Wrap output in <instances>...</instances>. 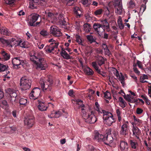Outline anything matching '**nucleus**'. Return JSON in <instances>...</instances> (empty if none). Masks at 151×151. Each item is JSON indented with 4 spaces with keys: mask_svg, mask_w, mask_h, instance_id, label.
I'll list each match as a JSON object with an SVG mask.
<instances>
[{
    "mask_svg": "<svg viewBox=\"0 0 151 151\" xmlns=\"http://www.w3.org/2000/svg\"><path fill=\"white\" fill-rule=\"evenodd\" d=\"M36 54L33 55L29 54L30 60L36 65V69L41 70H45L48 67L46 61L43 58L37 57Z\"/></svg>",
    "mask_w": 151,
    "mask_h": 151,
    "instance_id": "f257e3e1",
    "label": "nucleus"
},
{
    "mask_svg": "<svg viewBox=\"0 0 151 151\" xmlns=\"http://www.w3.org/2000/svg\"><path fill=\"white\" fill-rule=\"evenodd\" d=\"M103 113V122L109 126H110L112 123L114 122L113 116L111 113L105 111L104 110H102Z\"/></svg>",
    "mask_w": 151,
    "mask_h": 151,
    "instance_id": "f03ea898",
    "label": "nucleus"
},
{
    "mask_svg": "<svg viewBox=\"0 0 151 151\" xmlns=\"http://www.w3.org/2000/svg\"><path fill=\"white\" fill-rule=\"evenodd\" d=\"M31 80L27 77H22L20 80V89L22 91L29 89L31 88Z\"/></svg>",
    "mask_w": 151,
    "mask_h": 151,
    "instance_id": "7ed1b4c3",
    "label": "nucleus"
},
{
    "mask_svg": "<svg viewBox=\"0 0 151 151\" xmlns=\"http://www.w3.org/2000/svg\"><path fill=\"white\" fill-rule=\"evenodd\" d=\"M39 83L43 91L51 90V86L52 84V81L51 80L49 79L46 80L44 77H42L40 78Z\"/></svg>",
    "mask_w": 151,
    "mask_h": 151,
    "instance_id": "20e7f679",
    "label": "nucleus"
},
{
    "mask_svg": "<svg viewBox=\"0 0 151 151\" xmlns=\"http://www.w3.org/2000/svg\"><path fill=\"white\" fill-rule=\"evenodd\" d=\"M82 116L84 117L85 122L88 123L93 124L97 121V119L92 111L88 114L83 112Z\"/></svg>",
    "mask_w": 151,
    "mask_h": 151,
    "instance_id": "39448f33",
    "label": "nucleus"
},
{
    "mask_svg": "<svg viewBox=\"0 0 151 151\" xmlns=\"http://www.w3.org/2000/svg\"><path fill=\"white\" fill-rule=\"evenodd\" d=\"M111 130L110 129L106 131L105 136H104L103 142L106 145H109L111 143L113 142V138L111 133Z\"/></svg>",
    "mask_w": 151,
    "mask_h": 151,
    "instance_id": "423d86ee",
    "label": "nucleus"
},
{
    "mask_svg": "<svg viewBox=\"0 0 151 151\" xmlns=\"http://www.w3.org/2000/svg\"><path fill=\"white\" fill-rule=\"evenodd\" d=\"M129 127V123L128 121L123 120V124L121 127L120 131V134L123 135H126L128 134Z\"/></svg>",
    "mask_w": 151,
    "mask_h": 151,
    "instance_id": "0eeeda50",
    "label": "nucleus"
},
{
    "mask_svg": "<svg viewBox=\"0 0 151 151\" xmlns=\"http://www.w3.org/2000/svg\"><path fill=\"white\" fill-rule=\"evenodd\" d=\"M114 5L116 9L115 13L120 14L123 11L121 0H114Z\"/></svg>",
    "mask_w": 151,
    "mask_h": 151,
    "instance_id": "6e6552de",
    "label": "nucleus"
},
{
    "mask_svg": "<svg viewBox=\"0 0 151 151\" xmlns=\"http://www.w3.org/2000/svg\"><path fill=\"white\" fill-rule=\"evenodd\" d=\"M41 92V89L37 87L34 88L31 91L29 94L30 99H37L39 96Z\"/></svg>",
    "mask_w": 151,
    "mask_h": 151,
    "instance_id": "1a4fd4ad",
    "label": "nucleus"
},
{
    "mask_svg": "<svg viewBox=\"0 0 151 151\" xmlns=\"http://www.w3.org/2000/svg\"><path fill=\"white\" fill-rule=\"evenodd\" d=\"M59 45L58 42H52L50 45H47L44 48V50L46 53L51 52L55 48H57Z\"/></svg>",
    "mask_w": 151,
    "mask_h": 151,
    "instance_id": "9d476101",
    "label": "nucleus"
},
{
    "mask_svg": "<svg viewBox=\"0 0 151 151\" xmlns=\"http://www.w3.org/2000/svg\"><path fill=\"white\" fill-rule=\"evenodd\" d=\"M24 123L29 128L32 127L34 123V117L32 116H28L25 118Z\"/></svg>",
    "mask_w": 151,
    "mask_h": 151,
    "instance_id": "9b49d317",
    "label": "nucleus"
},
{
    "mask_svg": "<svg viewBox=\"0 0 151 151\" xmlns=\"http://www.w3.org/2000/svg\"><path fill=\"white\" fill-rule=\"evenodd\" d=\"M12 62L13 68L16 69H18L19 68V66L22 65L23 63L22 61L20 59V58L17 57L12 58Z\"/></svg>",
    "mask_w": 151,
    "mask_h": 151,
    "instance_id": "f8f14e48",
    "label": "nucleus"
},
{
    "mask_svg": "<svg viewBox=\"0 0 151 151\" xmlns=\"http://www.w3.org/2000/svg\"><path fill=\"white\" fill-rule=\"evenodd\" d=\"M50 32L51 34L55 36H60L62 35L60 30L55 26L50 27Z\"/></svg>",
    "mask_w": 151,
    "mask_h": 151,
    "instance_id": "ddd939ff",
    "label": "nucleus"
},
{
    "mask_svg": "<svg viewBox=\"0 0 151 151\" xmlns=\"http://www.w3.org/2000/svg\"><path fill=\"white\" fill-rule=\"evenodd\" d=\"M132 136L138 139H139V136L141 132L140 129L137 127L134 126H132Z\"/></svg>",
    "mask_w": 151,
    "mask_h": 151,
    "instance_id": "4468645a",
    "label": "nucleus"
},
{
    "mask_svg": "<svg viewBox=\"0 0 151 151\" xmlns=\"http://www.w3.org/2000/svg\"><path fill=\"white\" fill-rule=\"evenodd\" d=\"M113 73L114 75L116 76L117 78H118L121 83L123 85L124 83V78L123 75L121 73V75H120L118 71L115 69L114 70Z\"/></svg>",
    "mask_w": 151,
    "mask_h": 151,
    "instance_id": "2eb2a0df",
    "label": "nucleus"
},
{
    "mask_svg": "<svg viewBox=\"0 0 151 151\" xmlns=\"http://www.w3.org/2000/svg\"><path fill=\"white\" fill-rule=\"evenodd\" d=\"M133 122L131 123L132 126L139 127L142 124V121L138 118H137L135 116H133Z\"/></svg>",
    "mask_w": 151,
    "mask_h": 151,
    "instance_id": "dca6fc26",
    "label": "nucleus"
},
{
    "mask_svg": "<svg viewBox=\"0 0 151 151\" xmlns=\"http://www.w3.org/2000/svg\"><path fill=\"white\" fill-rule=\"evenodd\" d=\"M50 21L54 24L60 25H65L67 24L66 22L65 19H51Z\"/></svg>",
    "mask_w": 151,
    "mask_h": 151,
    "instance_id": "f3484780",
    "label": "nucleus"
},
{
    "mask_svg": "<svg viewBox=\"0 0 151 151\" xmlns=\"http://www.w3.org/2000/svg\"><path fill=\"white\" fill-rule=\"evenodd\" d=\"M104 135L100 134L98 132L96 131L94 133V139L98 142L103 141Z\"/></svg>",
    "mask_w": 151,
    "mask_h": 151,
    "instance_id": "a211bd4d",
    "label": "nucleus"
},
{
    "mask_svg": "<svg viewBox=\"0 0 151 151\" xmlns=\"http://www.w3.org/2000/svg\"><path fill=\"white\" fill-rule=\"evenodd\" d=\"M121 93L119 92V93L120 94L121 93H123L124 95L123 96L124 98L129 102L133 103L137 102V101L136 99H134L130 95H127L126 96H125V94L123 91H121Z\"/></svg>",
    "mask_w": 151,
    "mask_h": 151,
    "instance_id": "6ab92c4d",
    "label": "nucleus"
},
{
    "mask_svg": "<svg viewBox=\"0 0 151 151\" xmlns=\"http://www.w3.org/2000/svg\"><path fill=\"white\" fill-rule=\"evenodd\" d=\"M48 106L47 105L43 102L39 101V105L38 108L41 111H45L47 110Z\"/></svg>",
    "mask_w": 151,
    "mask_h": 151,
    "instance_id": "aec40b11",
    "label": "nucleus"
},
{
    "mask_svg": "<svg viewBox=\"0 0 151 151\" xmlns=\"http://www.w3.org/2000/svg\"><path fill=\"white\" fill-rule=\"evenodd\" d=\"M75 16L77 18H80L82 15V11L79 7L76 6L73 9Z\"/></svg>",
    "mask_w": 151,
    "mask_h": 151,
    "instance_id": "412c9836",
    "label": "nucleus"
},
{
    "mask_svg": "<svg viewBox=\"0 0 151 151\" xmlns=\"http://www.w3.org/2000/svg\"><path fill=\"white\" fill-rule=\"evenodd\" d=\"M37 19H27V22L28 25L31 26H36L41 22V20L40 22H37L35 23Z\"/></svg>",
    "mask_w": 151,
    "mask_h": 151,
    "instance_id": "4be33fe9",
    "label": "nucleus"
},
{
    "mask_svg": "<svg viewBox=\"0 0 151 151\" xmlns=\"http://www.w3.org/2000/svg\"><path fill=\"white\" fill-rule=\"evenodd\" d=\"M61 56L63 58L66 59H71L72 58V57L70 55L68 54L65 51V50H64L62 48V51L60 53Z\"/></svg>",
    "mask_w": 151,
    "mask_h": 151,
    "instance_id": "5701e85b",
    "label": "nucleus"
},
{
    "mask_svg": "<svg viewBox=\"0 0 151 151\" xmlns=\"http://www.w3.org/2000/svg\"><path fill=\"white\" fill-rule=\"evenodd\" d=\"M18 40H16L14 38H12L10 40V44L8 45V47H12L13 46H18Z\"/></svg>",
    "mask_w": 151,
    "mask_h": 151,
    "instance_id": "b1692460",
    "label": "nucleus"
},
{
    "mask_svg": "<svg viewBox=\"0 0 151 151\" xmlns=\"http://www.w3.org/2000/svg\"><path fill=\"white\" fill-rule=\"evenodd\" d=\"M6 92L9 94L11 97L15 98L17 96V95L15 92V91L12 89L10 88H8L6 90Z\"/></svg>",
    "mask_w": 151,
    "mask_h": 151,
    "instance_id": "393cba45",
    "label": "nucleus"
},
{
    "mask_svg": "<svg viewBox=\"0 0 151 151\" xmlns=\"http://www.w3.org/2000/svg\"><path fill=\"white\" fill-rule=\"evenodd\" d=\"M119 104L122 108H124L126 106L127 103L121 97L119 98Z\"/></svg>",
    "mask_w": 151,
    "mask_h": 151,
    "instance_id": "a878e982",
    "label": "nucleus"
},
{
    "mask_svg": "<svg viewBox=\"0 0 151 151\" xmlns=\"http://www.w3.org/2000/svg\"><path fill=\"white\" fill-rule=\"evenodd\" d=\"M105 60V59L101 56H98L96 58V60L99 66H101L104 63Z\"/></svg>",
    "mask_w": 151,
    "mask_h": 151,
    "instance_id": "bb28decb",
    "label": "nucleus"
},
{
    "mask_svg": "<svg viewBox=\"0 0 151 151\" xmlns=\"http://www.w3.org/2000/svg\"><path fill=\"white\" fill-rule=\"evenodd\" d=\"M120 149L122 150H124L127 149L128 148V145L127 142L122 141L120 142Z\"/></svg>",
    "mask_w": 151,
    "mask_h": 151,
    "instance_id": "cd10ccee",
    "label": "nucleus"
},
{
    "mask_svg": "<svg viewBox=\"0 0 151 151\" xmlns=\"http://www.w3.org/2000/svg\"><path fill=\"white\" fill-rule=\"evenodd\" d=\"M122 110L121 108H117L116 109V112L118 117V120L120 122L122 120Z\"/></svg>",
    "mask_w": 151,
    "mask_h": 151,
    "instance_id": "c85d7f7f",
    "label": "nucleus"
},
{
    "mask_svg": "<svg viewBox=\"0 0 151 151\" xmlns=\"http://www.w3.org/2000/svg\"><path fill=\"white\" fill-rule=\"evenodd\" d=\"M102 47L104 50L105 54L108 56L109 55L111 54L110 52L108 49L107 46L105 43H103L102 45Z\"/></svg>",
    "mask_w": 151,
    "mask_h": 151,
    "instance_id": "c756f323",
    "label": "nucleus"
},
{
    "mask_svg": "<svg viewBox=\"0 0 151 151\" xmlns=\"http://www.w3.org/2000/svg\"><path fill=\"white\" fill-rule=\"evenodd\" d=\"M18 46L24 48L27 47L26 44V42L22 40H18Z\"/></svg>",
    "mask_w": 151,
    "mask_h": 151,
    "instance_id": "7c9ffc66",
    "label": "nucleus"
},
{
    "mask_svg": "<svg viewBox=\"0 0 151 151\" xmlns=\"http://www.w3.org/2000/svg\"><path fill=\"white\" fill-rule=\"evenodd\" d=\"M91 26L90 25L87 23H86L83 25L84 30L87 33L90 32L91 29Z\"/></svg>",
    "mask_w": 151,
    "mask_h": 151,
    "instance_id": "2f4dec72",
    "label": "nucleus"
},
{
    "mask_svg": "<svg viewBox=\"0 0 151 151\" xmlns=\"http://www.w3.org/2000/svg\"><path fill=\"white\" fill-rule=\"evenodd\" d=\"M1 54L3 56V58L4 60H7L9 59L10 57L9 54L6 52L5 51H2Z\"/></svg>",
    "mask_w": 151,
    "mask_h": 151,
    "instance_id": "473e14b6",
    "label": "nucleus"
},
{
    "mask_svg": "<svg viewBox=\"0 0 151 151\" xmlns=\"http://www.w3.org/2000/svg\"><path fill=\"white\" fill-rule=\"evenodd\" d=\"M81 2L85 7H88L91 4V0H81Z\"/></svg>",
    "mask_w": 151,
    "mask_h": 151,
    "instance_id": "72a5a7b5",
    "label": "nucleus"
},
{
    "mask_svg": "<svg viewBox=\"0 0 151 151\" xmlns=\"http://www.w3.org/2000/svg\"><path fill=\"white\" fill-rule=\"evenodd\" d=\"M16 0H4L5 3L10 6H12L15 4Z\"/></svg>",
    "mask_w": 151,
    "mask_h": 151,
    "instance_id": "f704fd0d",
    "label": "nucleus"
},
{
    "mask_svg": "<svg viewBox=\"0 0 151 151\" xmlns=\"http://www.w3.org/2000/svg\"><path fill=\"white\" fill-rule=\"evenodd\" d=\"M84 72L87 74L88 75H92L93 72L92 69H90L89 67H86L84 69Z\"/></svg>",
    "mask_w": 151,
    "mask_h": 151,
    "instance_id": "c9c22d12",
    "label": "nucleus"
},
{
    "mask_svg": "<svg viewBox=\"0 0 151 151\" xmlns=\"http://www.w3.org/2000/svg\"><path fill=\"white\" fill-rule=\"evenodd\" d=\"M100 21L101 23V26L106 27H109V24L107 19H100Z\"/></svg>",
    "mask_w": 151,
    "mask_h": 151,
    "instance_id": "e433bc0d",
    "label": "nucleus"
},
{
    "mask_svg": "<svg viewBox=\"0 0 151 151\" xmlns=\"http://www.w3.org/2000/svg\"><path fill=\"white\" fill-rule=\"evenodd\" d=\"M86 37L87 40L91 43L95 42V39L92 35H87Z\"/></svg>",
    "mask_w": 151,
    "mask_h": 151,
    "instance_id": "4c0bfd02",
    "label": "nucleus"
},
{
    "mask_svg": "<svg viewBox=\"0 0 151 151\" xmlns=\"http://www.w3.org/2000/svg\"><path fill=\"white\" fill-rule=\"evenodd\" d=\"M20 104L26 106L27 103V100L26 99L21 98L19 101Z\"/></svg>",
    "mask_w": 151,
    "mask_h": 151,
    "instance_id": "58836bf2",
    "label": "nucleus"
},
{
    "mask_svg": "<svg viewBox=\"0 0 151 151\" xmlns=\"http://www.w3.org/2000/svg\"><path fill=\"white\" fill-rule=\"evenodd\" d=\"M40 16L37 14H32L29 16L28 19H38Z\"/></svg>",
    "mask_w": 151,
    "mask_h": 151,
    "instance_id": "ea45409f",
    "label": "nucleus"
},
{
    "mask_svg": "<svg viewBox=\"0 0 151 151\" xmlns=\"http://www.w3.org/2000/svg\"><path fill=\"white\" fill-rule=\"evenodd\" d=\"M8 68L7 65H5L0 63V70L1 71H4L7 70Z\"/></svg>",
    "mask_w": 151,
    "mask_h": 151,
    "instance_id": "a19ab883",
    "label": "nucleus"
},
{
    "mask_svg": "<svg viewBox=\"0 0 151 151\" xmlns=\"http://www.w3.org/2000/svg\"><path fill=\"white\" fill-rule=\"evenodd\" d=\"M104 31V29L102 27V26H101L100 27H99L98 29V30H96V32L98 34L99 36H101L102 32Z\"/></svg>",
    "mask_w": 151,
    "mask_h": 151,
    "instance_id": "79ce46f5",
    "label": "nucleus"
},
{
    "mask_svg": "<svg viewBox=\"0 0 151 151\" xmlns=\"http://www.w3.org/2000/svg\"><path fill=\"white\" fill-rule=\"evenodd\" d=\"M76 41L79 45H82V41L81 39L80 36L78 35H76Z\"/></svg>",
    "mask_w": 151,
    "mask_h": 151,
    "instance_id": "37998d69",
    "label": "nucleus"
},
{
    "mask_svg": "<svg viewBox=\"0 0 151 151\" xmlns=\"http://www.w3.org/2000/svg\"><path fill=\"white\" fill-rule=\"evenodd\" d=\"M117 23L119 28L120 29H123L124 28V25L122 24V20L118 19Z\"/></svg>",
    "mask_w": 151,
    "mask_h": 151,
    "instance_id": "c03bdc74",
    "label": "nucleus"
},
{
    "mask_svg": "<svg viewBox=\"0 0 151 151\" xmlns=\"http://www.w3.org/2000/svg\"><path fill=\"white\" fill-rule=\"evenodd\" d=\"M130 143L132 148L134 149L136 148L137 146V142H134L133 141L131 140L130 141Z\"/></svg>",
    "mask_w": 151,
    "mask_h": 151,
    "instance_id": "a18cd8bd",
    "label": "nucleus"
},
{
    "mask_svg": "<svg viewBox=\"0 0 151 151\" xmlns=\"http://www.w3.org/2000/svg\"><path fill=\"white\" fill-rule=\"evenodd\" d=\"M76 104L78 105L79 107L80 106H84V105L83 104V102L82 100L80 99H77L76 100Z\"/></svg>",
    "mask_w": 151,
    "mask_h": 151,
    "instance_id": "49530a36",
    "label": "nucleus"
},
{
    "mask_svg": "<svg viewBox=\"0 0 151 151\" xmlns=\"http://www.w3.org/2000/svg\"><path fill=\"white\" fill-rule=\"evenodd\" d=\"M54 116H52V117H55V118H59L61 115V113L60 111H58L55 112Z\"/></svg>",
    "mask_w": 151,
    "mask_h": 151,
    "instance_id": "de8ad7c7",
    "label": "nucleus"
},
{
    "mask_svg": "<svg viewBox=\"0 0 151 151\" xmlns=\"http://www.w3.org/2000/svg\"><path fill=\"white\" fill-rule=\"evenodd\" d=\"M2 104L4 106H3V108L5 109H7L8 107V105L7 102L5 100H3L2 101Z\"/></svg>",
    "mask_w": 151,
    "mask_h": 151,
    "instance_id": "09e8293b",
    "label": "nucleus"
},
{
    "mask_svg": "<svg viewBox=\"0 0 151 151\" xmlns=\"http://www.w3.org/2000/svg\"><path fill=\"white\" fill-rule=\"evenodd\" d=\"M103 10L101 9H99L97 10L95 12V14L96 16L100 15L102 14Z\"/></svg>",
    "mask_w": 151,
    "mask_h": 151,
    "instance_id": "8fccbe9b",
    "label": "nucleus"
},
{
    "mask_svg": "<svg viewBox=\"0 0 151 151\" xmlns=\"http://www.w3.org/2000/svg\"><path fill=\"white\" fill-rule=\"evenodd\" d=\"M104 97L105 98L108 99H111V95L109 93L106 91L104 93Z\"/></svg>",
    "mask_w": 151,
    "mask_h": 151,
    "instance_id": "3c124183",
    "label": "nucleus"
},
{
    "mask_svg": "<svg viewBox=\"0 0 151 151\" xmlns=\"http://www.w3.org/2000/svg\"><path fill=\"white\" fill-rule=\"evenodd\" d=\"M146 9V4H142L140 8V12H143Z\"/></svg>",
    "mask_w": 151,
    "mask_h": 151,
    "instance_id": "603ef678",
    "label": "nucleus"
},
{
    "mask_svg": "<svg viewBox=\"0 0 151 151\" xmlns=\"http://www.w3.org/2000/svg\"><path fill=\"white\" fill-rule=\"evenodd\" d=\"M92 66L96 69V70L98 71L99 68L96 64V63L95 62H93L92 63Z\"/></svg>",
    "mask_w": 151,
    "mask_h": 151,
    "instance_id": "864d4df0",
    "label": "nucleus"
},
{
    "mask_svg": "<svg viewBox=\"0 0 151 151\" xmlns=\"http://www.w3.org/2000/svg\"><path fill=\"white\" fill-rule=\"evenodd\" d=\"M35 2L34 1L29 3L30 6L32 9H34L37 8V6L35 5Z\"/></svg>",
    "mask_w": 151,
    "mask_h": 151,
    "instance_id": "5fc2aeb1",
    "label": "nucleus"
},
{
    "mask_svg": "<svg viewBox=\"0 0 151 151\" xmlns=\"http://www.w3.org/2000/svg\"><path fill=\"white\" fill-rule=\"evenodd\" d=\"M143 111L142 109L139 108H137L136 109V112L137 114H140L142 113Z\"/></svg>",
    "mask_w": 151,
    "mask_h": 151,
    "instance_id": "6e6d98bb",
    "label": "nucleus"
},
{
    "mask_svg": "<svg viewBox=\"0 0 151 151\" xmlns=\"http://www.w3.org/2000/svg\"><path fill=\"white\" fill-rule=\"evenodd\" d=\"M101 25L100 24H94L93 25V27L95 31L98 30L99 27H100Z\"/></svg>",
    "mask_w": 151,
    "mask_h": 151,
    "instance_id": "4d7b16f0",
    "label": "nucleus"
},
{
    "mask_svg": "<svg viewBox=\"0 0 151 151\" xmlns=\"http://www.w3.org/2000/svg\"><path fill=\"white\" fill-rule=\"evenodd\" d=\"M95 109L98 112L100 111H99V105L98 104V103L97 102H96L95 103Z\"/></svg>",
    "mask_w": 151,
    "mask_h": 151,
    "instance_id": "13d9d810",
    "label": "nucleus"
},
{
    "mask_svg": "<svg viewBox=\"0 0 151 151\" xmlns=\"http://www.w3.org/2000/svg\"><path fill=\"white\" fill-rule=\"evenodd\" d=\"M129 5L131 8H132L134 6V2L132 0H131L129 3Z\"/></svg>",
    "mask_w": 151,
    "mask_h": 151,
    "instance_id": "bf43d9fd",
    "label": "nucleus"
},
{
    "mask_svg": "<svg viewBox=\"0 0 151 151\" xmlns=\"http://www.w3.org/2000/svg\"><path fill=\"white\" fill-rule=\"evenodd\" d=\"M40 34L42 35L45 36L47 35V32L46 30H42L40 32Z\"/></svg>",
    "mask_w": 151,
    "mask_h": 151,
    "instance_id": "052dcab7",
    "label": "nucleus"
},
{
    "mask_svg": "<svg viewBox=\"0 0 151 151\" xmlns=\"http://www.w3.org/2000/svg\"><path fill=\"white\" fill-rule=\"evenodd\" d=\"M96 150L92 146H89L88 151H96Z\"/></svg>",
    "mask_w": 151,
    "mask_h": 151,
    "instance_id": "680f3d73",
    "label": "nucleus"
},
{
    "mask_svg": "<svg viewBox=\"0 0 151 151\" xmlns=\"http://www.w3.org/2000/svg\"><path fill=\"white\" fill-rule=\"evenodd\" d=\"M137 64L139 68L142 69V64L141 62L140 61L137 60Z\"/></svg>",
    "mask_w": 151,
    "mask_h": 151,
    "instance_id": "e2e57ef3",
    "label": "nucleus"
},
{
    "mask_svg": "<svg viewBox=\"0 0 151 151\" xmlns=\"http://www.w3.org/2000/svg\"><path fill=\"white\" fill-rule=\"evenodd\" d=\"M63 50H65V51H66V50L68 51L69 52V55H71L73 53V52H71V49L69 47H67V48H65Z\"/></svg>",
    "mask_w": 151,
    "mask_h": 151,
    "instance_id": "0e129e2a",
    "label": "nucleus"
},
{
    "mask_svg": "<svg viewBox=\"0 0 151 151\" xmlns=\"http://www.w3.org/2000/svg\"><path fill=\"white\" fill-rule=\"evenodd\" d=\"M148 79V76L147 75H144L142 76L140 78V80H142V79Z\"/></svg>",
    "mask_w": 151,
    "mask_h": 151,
    "instance_id": "69168bd1",
    "label": "nucleus"
},
{
    "mask_svg": "<svg viewBox=\"0 0 151 151\" xmlns=\"http://www.w3.org/2000/svg\"><path fill=\"white\" fill-rule=\"evenodd\" d=\"M73 90H70L68 93V94L70 96H72L73 95Z\"/></svg>",
    "mask_w": 151,
    "mask_h": 151,
    "instance_id": "338daca9",
    "label": "nucleus"
},
{
    "mask_svg": "<svg viewBox=\"0 0 151 151\" xmlns=\"http://www.w3.org/2000/svg\"><path fill=\"white\" fill-rule=\"evenodd\" d=\"M25 14V13L24 12H23L22 10H21L19 12L18 15L20 16L21 15H24Z\"/></svg>",
    "mask_w": 151,
    "mask_h": 151,
    "instance_id": "774afa93",
    "label": "nucleus"
}]
</instances>
